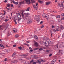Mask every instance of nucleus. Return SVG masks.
<instances>
[{"label":"nucleus","mask_w":64,"mask_h":64,"mask_svg":"<svg viewBox=\"0 0 64 64\" xmlns=\"http://www.w3.org/2000/svg\"><path fill=\"white\" fill-rule=\"evenodd\" d=\"M48 44H53V42H51L50 40L48 41Z\"/></svg>","instance_id":"15"},{"label":"nucleus","mask_w":64,"mask_h":64,"mask_svg":"<svg viewBox=\"0 0 64 64\" xmlns=\"http://www.w3.org/2000/svg\"><path fill=\"white\" fill-rule=\"evenodd\" d=\"M46 40H49V38H46Z\"/></svg>","instance_id":"45"},{"label":"nucleus","mask_w":64,"mask_h":64,"mask_svg":"<svg viewBox=\"0 0 64 64\" xmlns=\"http://www.w3.org/2000/svg\"><path fill=\"white\" fill-rule=\"evenodd\" d=\"M57 0H56L55 1V2L56 3V2H57Z\"/></svg>","instance_id":"63"},{"label":"nucleus","mask_w":64,"mask_h":64,"mask_svg":"<svg viewBox=\"0 0 64 64\" xmlns=\"http://www.w3.org/2000/svg\"><path fill=\"white\" fill-rule=\"evenodd\" d=\"M39 49V48H35L34 49V50H38Z\"/></svg>","instance_id":"31"},{"label":"nucleus","mask_w":64,"mask_h":64,"mask_svg":"<svg viewBox=\"0 0 64 64\" xmlns=\"http://www.w3.org/2000/svg\"><path fill=\"white\" fill-rule=\"evenodd\" d=\"M24 12V10H22V12L20 13V15H22V17L23 18L24 17V15H23V12Z\"/></svg>","instance_id":"8"},{"label":"nucleus","mask_w":64,"mask_h":64,"mask_svg":"<svg viewBox=\"0 0 64 64\" xmlns=\"http://www.w3.org/2000/svg\"><path fill=\"white\" fill-rule=\"evenodd\" d=\"M2 26H0V30H2Z\"/></svg>","instance_id":"36"},{"label":"nucleus","mask_w":64,"mask_h":64,"mask_svg":"<svg viewBox=\"0 0 64 64\" xmlns=\"http://www.w3.org/2000/svg\"><path fill=\"white\" fill-rule=\"evenodd\" d=\"M54 48H55V49H56V48H58V44H57L55 46Z\"/></svg>","instance_id":"19"},{"label":"nucleus","mask_w":64,"mask_h":64,"mask_svg":"<svg viewBox=\"0 0 64 64\" xmlns=\"http://www.w3.org/2000/svg\"><path fill=\"white\" fill-rule=\"evenodd\" d=\"M38 18H40V16H39V15H38Z\"/></svg>","instance_id":"57"},{"label":"nucleus","mask_w":64,"mask_h":64,"mask_svg":"<svg viewBox=\"0 0 64 64\" xmlns=\"http://www.w3.org/2000/svg\"><path fill=\"white\" fill-rule=\"evenodd\" d=\"M27 22V24H31L32 23V20L31 19H28Z\"/></svg>","instance_id":"1"},{"label":"nucleus","mask_w":64,"mask_h":64,"mask_svg":"<svg viewBox=\"0 0 64 64\" xmlns=\"http://www.w3.org/2000/svg\"><path fill=\"white\" fill-rule=\"evenodd\" d=\"M7 60V58H5L4 59V61H6Z\"/></svg>","instance_id":"40"},{"label":"nucleus","mask_w":64,"mask_h":64,"mask_svg":"<svg viewBox=\"0 0 64 64\" xmlns=\"http://www.w3.org/2000/svg\"><path fill=\"white\" fill-rule=\"evenodd\" d=\"M14 22H16V20H15V19L14 20Z\"/></svg>","instance_id":"62"},{"label":"nucleus","mask_w":64,"mask_h":64,"mask_svg":"<svg viewBox=\"0 0 64 64\" xmlns=\"http://www.w3.org/2000/svg\"><path fill=\"white\" fill-rule=\"evenodd\" d=\"M52 54H50L49 55V56L50 57H51V56H52Z\"/></svg>","instance_id":"38"},{"label":"nucleus","mask_w":64,"mask_h":64,"mask_svg":"<svg viewBox=\"0 0 64 64\" xmlns=\"http://www.w3.org/2000/svg\"><path fill=\"white\" fill-rule=\"evenodd\" d=\"M33 60H32L30 61V63H32V62H33Z\"/></svg>","instance_id":"54"},{"label":"nucleus","mask_w":64,"mask_h":64,"mask_svg":"<svg viewBox=\"0 0 64 64\" xmlns=\"http://www.w3.org/2000/svg\"><path fill=\"white\" fill-rule=\"evenodd\" d=\"M18 18H19L18 16H15L14 18V19H15V20H17Z\"/></svg>","instance_id":"10"},{"label":"nucleus","mask_w":64,"mask_h":64,"mask_svg":"<svg viewBox=\"0 0 64 64\" xmlns=\"http://www.w3.org/2000/svg\"><path fill=\"white\" fill-rule=\"evenodd\" d=\"M7 7H9L10 6V4H7Z\"/></svg>","instance_id":"25"},{"label":"nucleus","mask_w":64,"mask_h":64,"mask_svg":"<svg viewBox=\"0 0 64 64\" xmlns=\"http://www.w3.org/2000/svg\"><path fill=\"white\" fill-rule=\"evenodd\" d=\"M30 10V8L28 7L27 9L26 10V11H29Z\"/></svg>","instance_id":"22"},{"label":"nucleus","mask_w":64,"mask_h":64,"mask_svg":"<svg viewBox=\"0 0 64 64\" xmlns=\"http://www.w3.org/2000/svg\"><path fill=\"white\" fill-rule=\"evenodd\" d=\"M40 61L39 60H38L36 61L38 63H39L40 62H44L45 61V60H43L41 59H40Z\"/></svg>","instance_id":"4"},{"label":"nucleus","mask_w":64,"mask_h":64,"mask_svg":"<svg viewBox=\"0 0 64 64\" xmlns=\"http://www.w3.org/2000/svg\"><path fill=\"white\" fill-rule=\"evenodd\" d=\"M56 18H60V16H56Z\"/></svg>","instance_id":"21"},{"label":"nucleus","mask_w":64,"mask_h":64,"mask_svg":"<svg viewBox=\"0 0 64 64\" xmlns=\"http://www.w3.org/2000/svg\"><path fill=\"white\" fill-rule=\"evenodd\" d=\"M33 7H34V9H35L36 8V6L35 5H34L33 6Z\"/></svg>","instance_id":"39"},{"label":"nucleus","mask_w":64,"mask_h":64,"mask_svg":"<svg viewBox=\"0 0 64 64\" xmlns=\"http://www.w3.org/2000/svg\"><path fill=\"white\" fill-rule=\"evenodd\" d=\"M36 63L35 62H33L32 64H36Z\"/></svg>","instance_id":"42"},{"label":"nucleus","mask_w":64,"mask_h":64,"mask_svg":"<svg viewBox=\"0 0 64 64\" xmlns=\"http://www.w3.org/2000/svg\"><path fill=\"white\" fill-rule=\"evenodd\" d=\"M10 35V33L9 32H8V36H9V35Z\"/></svg>","instance_id":"53"},{"label":"nucleus","mask_w":64,"mask_h":64,"mask_svg":"<svg viewBox=\"0 0 64 64\" xmlns=\"http://www.w3.org/2000/svg\"><path fill=\"white\" fill-rule=\"evenodd\" d=\"M38 2H39V3H40V4L43 3V2L41 0H38Z\"/></svg>","instance_id":"18"},{"label":"nucleus","mask_w":64,"mask_h":64,"mask_svg":"<svg viewBox=\"0 0 64 64\" xmlns=\"http://www.w3.org/2000/svg\"><path fill=\"white\" fill-rule=\"evenodd\" d=\"M25 45H27L28 46H29V45L28 44H25Z\"/></svg>","instance_id":"48"},{"label":"nucleus","mask_w":64,"mask_h":64,"mask_svg":"<svg viewBox=\"0 0 64 64\" xmlns=\"http://www.w3.org/2000/svg\"><path fill=\"white\" fill-rule=\"evenodd\" d=\"M62 47H64V45H63L62 46Z\"/></svg>","instance_id":"64"},{"label":"nucleus","mask_w":64,"mask_h":64,"mask_svg":"<svg viewBox=\"0 0 64 64\" xmlns=\"http://www.w3.org/2000/svg\"><path fill=\"white\" fill-rule=\"evenodd\" d=\"M64 13L62 14H61L62 16H64Z\"/></svg>","instance_id":"41"},{"label":"nucleus","mask_w":64,"mask_h":64,"mask_svg":"<svg viewBox=\"0 0 64 64\" xmlns=\"http://www.w3.org/2000/svg\"><path fill=\"white\" fill-rule=\"evenodd\" d=\"M34 38L36 40H38V37L36 35L34 36Z\"/></svg>","instance_id":"14"},{"label":"nucleus","mask_w":64,"mask_h":64,"mask_svg":"<svg viewBox=\"0 0 64 64\" xmlns=\"http://www.w3.org/2000/svg\"><path fill=\"white\" fill-rule=\"evenodd\" d=\"M52 28H54V26H52Z\"/></svg>","instance_id":"60"},{"label":"nucleus","mask_w":64,"mask_h":64,"mask_svg":"<svg viewBox=\"0 0 64 64\" xmlns=\"http://www.w3.org/2000/svg\"><path fill=\"white\" fill-rule=\"evenodd\" d=\"M32 2V3H35V1L34 0H30Z\"/></svg>","instance_id":"32"},{"label":"nucleus","mask_w":64,"mask_h":64,"mask_svg":"<svg viewBox=\"0 0 64 64\" xmlns=\"http://www.w3.org/2000/svg\"><path fill=\"white\" fill-rule=\"evenodd\" d=\"M50 50H46V52H47L48 53H49L50 52Z\"/></svg>","instance_id":"27"},{"label":"nucleus","mask_w":64,"mask_h":64,"mask_svg":"<svg viewBox=\"0 0 64 64\" xmlns=\"http://www.w3.org/2000/svg\"><path fill=\"white\" fill-rule=\"evenodd\" d=\"M31 58H34V56H33V55H32V56H31Z\"/></svg>","instance_id":"35"},{"label":"nucleus","mask_w":64,"mask_h":64,"mask_svg":"<svg viewBox=\"0 0 64 64\" xmlns=\"http://www.w3.org/2000/svg\"><path fill=\"white\" fill-rule=\"evenodd\" d=\"M29 49H30V50H32V48L31 47H30L29 48Z\"/></svg>","instance_id":"55"},{"label":"nucleus","mask_w":64,"mask_h":64,"mask_svg":"<svg viewBox=\"0 0 64 64\" xmlns=\"http://www.w3.org/2000/svg\"><path fill=\"white\" fill-rule=\"evenodd\" d=\"M44 25H42L41 26V27L42 28H43V27H44Z\"/></svg>","instance_id":"44"},{"label":"nucleus","mask_w":64,"mask_h":64,"mask_svg":"<svg viewBox=\"0 0 64 64\" xmlns=\"http://www.w3.org/2000/svg\"><path fill=\"white\" fill-rule=\"evenodd\" d=\"M30 14H28V13H26L25 14L26 15V18L27 20H28L29 18V17L28 16L30 15Z\"/></svg>","instance_id":"3"},{"label":"nucleus","mask_w":64,"mask_h":64,"mask_svg":"<svg viewBox=\"0 0 64 64\" xmlns=\"http://www.w3.org/2000/svg\"><path fill=\"white\" fill-rule=\"evenodd\" d=\"M34 45L36 47H38V44L36 42H35Z\"/></svg>","instance_id":"9"},{"label":"nucleus","mask_w":64,"mask_h":64,"mask_svg":"<svg viewBox=\"0 0 64 64\" xmlns=\"http://www.w3.org/2000/svg\"><path fill=\"white\" fill-rule=\"evenodd\" d=\"M12 2L13 3H14V4H16V2H15V1H14V0H13L12 1Z\"/></svg>","instance_id":"37"},{"label":"nucleus","mask_w":64,"mask_h":64,"mask_svg":"<svg viewBox=\"0 0 64 64\" xmlns=\"http://www.w3.org/2000/svg\"><path fill=\"white\" fill-rule=\"evenodd\" d=\"M64 18H61V20H64Z\"/></svg>","instance_id":"56"},{"label":"nucleus","mask_w":64,"mask_h":64,"mask_svg":"<svg viewBox=\"0 0 64 64\" xmlns=\"http://www.w3.org/2000/svg\"><path fill=\"white\" fill-rule=\"evenodd\" d=\"M56 58H55L53 60H52L51 62V64H54V63L55 62H56Z\"/></svg>","instance_id":"6"},{"label":"nucleus","mask_w":64,"mask_h":64,"mask_svg":"<svg viewBox=\"0 0 64 64\" xmlns=\"http://www.w3.org/2000/svg\"><path fill=\"white\" fill-rule=\"evenodd\" d=\"M6 30V28H4V31H5V30Z\"/></svg>","instance_id":"61"},{"label":"nucleus","mask_w":64,"mask_h":64,"mask_svg":"<svg viewBox=\"0 0 64 64\" xmlns=\"http://www.w3.org/2000/svg\"><path fill=\"white\" fill-rule=\"evenodd\" d=\"M18 49H20V50H21L22 49V47H18Z\"/></svg>","instance_id":"28"},{"label":"nucleus","mask_w":64,"mask_h":64,"mask_svg":"<svg viewBox=\"0 0 64 64\" xmlns=\"http://www.w3.org/2000/svg\"><path fill=\"white\" fill-rule=\"evenodd\" d=\"M22 19V18H20L18 19V21H21V20Z\"/></svg>","instance_id":"26"},{"label":"nucleus","mask_w":64,"mask_h":64,"mask_svg":"<svg viewBox=\"0 0 64 64\" xmlns=\"http://www.w3.org/2000/svg\"><path fill=\"white\" fill-rule=\"evenodd\" d=\"M0 47H1V49L4 48V46H3V45L1 44H0Z\"/></svg>","instance_id":"16"},{"label":"nucleus","mask_w":64,"mask_h":64,"mask_svg":"<svg viewBox=\"0 0 64 64\" xmlns=\"http://www.w3.org/2000/svg\"><path fill=\"white\" fill-rule=\"evenodd\" d=\"M4 13L3 14V15H5V13H6V12H5L4 11Z\"/></svg>","instance_id":"46"},{"label":"nucleus","mask_w":64,"mask_h":64,"mask_svg":"<svg viewBox=\"0 0 64 64\" xmlns=\"http://www.w3.org/2000/svg\"><path fill=\"white\" fill-rule=\"evenodd\" d=\"M39 50H40V51H42V50H43V48H40L39 49Z\"/></svg>","instance_id":"34"},{"label":"nucleus","mask_w":64,"mask_h":64,"mask_svg":"<svg viewBox=\"0 0 64 64\" xmlns=\"http://www.w3.org/2000/svg\"><path fill=\"white\" fill-rule=\"evenodd\" d=\"M5 21L6 22H7V21H8V20H7V19H5Z\"/></svg>","instance_id":"49"},{"label":"nucleus","mask_w":64,"mask_h":64,"mask_svg":"<svg viewBox=\"0 0 64 64\" xmlns=\"http://www.w3.org/2000/svg\"><path fill=\"white\" fill-rule=\"evenodd\" d=\"M19 36V35L18 34H16L15 36V37H16V38H18V37Z\"/></svg>","instance_id":"24"},{"label":"nucleus","mask_w":64,"mask_h":64,"mask_svg":"<svg viewBox=\"0 0 64 64\" xmlns=\"http://www.w3.org/2000/svg\"><path fill=\"white\" fill-rule=\"evenodd\" d=\"M60 7H64V5H63V3H62L60 4Z\"/></svg>","instance_id":"12"},{"label":"nucleus","mask_w":64,"mask_h":64,"mask_svg":"<svg viewBox=\"0 0 64 64\" xmlns=\"http://www.w3.org/2000/svg\"><path fill=\"white\" fill-rule=\"evenodd\" d=\"M16 15H17V16H19L20 15V13H18L16 14Z\"/></svg>","instance_id":"29"},{"label":"nucleus","mask_w":64,"mask_h":64,"mask_svg":"<svg viewBox=\"0 0 64 64\" xmlns=\"http://www.w3.org/2000/svg\"><path fill=\"white\" fill-rule=\"evenodd\" d=\"M8 51H9V50H4V52H7Z\"/></svg>","instance_id":"30"},{"label":"nucleus","mask_w":64,"mask_h":64,"mask_svg":"<svg viewBox=\"0 0 64 64\" xmlns=\"http://www.w3.org/2000/svg\"><path fill=\"white\" fill-rule=\"evenodd\" d=\"M16 54V53L15 52H14L13 54H12L13 57H14L15 56V55Z\"/></svg>","instance_id":"20"},{"label":"nucleus","mask_w":64,"mask_h":64,"mask_svg":"<svg viewBox=\"0 0 64 64\" xmlns=\"http://www.w3.org/2000/svg\"><path fill=\"white\" fill-rule=\"evenodd\" d=\"M12 31H13V32H14V33H16V32H17V30L15 28H13L12 29Z\"/></svg>","instance_id":"7"},{"label":"nucleus","mask_w":64,"mask_h":64,"mask_svg":"<svg viewBox=\"0 0 64 64\" xmlns=\"http://www.w3.org/2000/svg\"><path fill=\"white\" fill-rule=\"evenodd\" d=\"M7 0H5L4 1V2L5 3H6L7 2Z\"/></svg>","instance_id":"52"},{"label":"nucleus","mask_w":64,"mask_h":64,"mask_svg":"<svg viewBox=\"0 0 64 64\" xmlns=\"http://www.w3.org/2000/svg\"><path fill=\"white\" fill-rule=\"evenodd\" d=\"M63 42H62L61 44H60V45H62V46L63 45Z\"/></svg>","instance_id":"51"},{"label":"nucleus","mask_w":64,"mask_h":64,"mask_svg":"<svg viewBox=\"0 0 64 64\" xmlns=\"http://www.w3.org/2000/svg\"><path fill=\"white\" fill-rule=\"evenodd\" d=\"M42 16L44 18H46V19H48L49 18V16L47 14L46 16L45 15V14H42Z\"/></svg>","instance_id":"2"},{"label":"nucleus","mask_w":64,"mask_h":64,"mask_svg":"<svg viewBox=\"0 0 64 64\" xmlns=\"http://www.w3.org/2000/svg\"><path fill=\"white\" fill-rule=\"evenodd\" d=\"M60 28L62 30H63V29H64V27L63 26H61V25H60Z\"/></svg>","instance_id":"17"},{"label":"nucleus","mask_w":64,"mask_h":64,"mask_svg":"<svg viewBox=\"0 0 64 64\" xmlns=\"http://www.w3.org/2000/svg\"><path fill=\"white\" fill-rule=\"evenodd\" d=\"M28 55L26 54L24 55V56L25 57H26V56H27Z\"/></svg>","instance_id":"43"},{"label":"nucleus","mask_w":64,"mask_h":64,"mask_svg":"<svg viewBox=\"0 0 64 64\" xmlns=\"http://www.w3.org/2000/svg\"><path fill=\"white\" fill-rule=\"evenodd\" d=\"M13 47H16V45L14 44V45H13Z\"/></svg>","instance_id":"47"},{"label":"nucleus","mask_w":64,"mask_h":64,"mask_svg":"<svg viewBox=\"0 0 64 64\" xmlns=\"http://www.w3.org/2000/svg\"><path fill=\"white\" fill-rule=\"evenodd\" d=\"M24 62V63L25 64V63H28V61H26V62L25 61H24L22 62Z\"/></svg>","instance_id":"23"},{"label":"nucleus","mask_w":64,"mask_h":64,"mask_svg":"<svg viewBox=\"0 0 64 64\" xmlns=\"http://www.w3.org/2000/svg\"><path fill=\"white\" fill-rule=\"evenodd\" d=\"M16 5H18V2H16Z\"/></svg>","instance_id":"58"},{"label":"nucleus","mask_w":64,"mask_h":64,"mask_svg":"<svg viewBox=\"0 0 64 64\" xmlns=\"http://www.w3.org/2000/svg\"><path fill=\"white\" fill-rule=\"evenodd\" d=\"M36 21H38V22H39V19L37 18H36Z\"/></svg>","instance_id":"33"},{"label":"nucleus","mask_w":64,"mask_h":64,"mask_svg":"<svg viewBox=\"0 0 64 64\" xmlns=\"http://www.w3.org/2000/svg\"><path fill=\"white\" fill-rule=\"evenodd\" d=\"M24 4V1L20 2V5H22V4Z\"/></svg>","instance_id":"11"},{"label":"nucleus","mask_w":64,"mask_h":64,"mask_svg":"<svg viewBox=\"0 0 64 64\" xmlns=\"http://www.w3.org/2000/svg\"><path fill=\"white\" fill-rule=\"evenodd\" d=\"M25 2L27 4H30L31 3L30 0H26Z\"/></svg>","instance_id":"5"},{"label":"nucleus","mask_w":64,"mask_h":64,"mask_svg":"<svg viewBox=\"0 0 64 64\" xmlns=\"http://www.w3.org/2000/svg\"><path fill=\"white\" fill-rule=\"evenodd\" d=\"M43 23V22L41 21V22H40V24H42V23Z\"/></svg>","instance_id":"50"},{"label":"nucleus","mask_w":64,"mask_h":64,"mask_svg":"<svg viewBox=\"0 0 64 64\" xmlns=\"http://www.w3.org/2000/svg\"><path fill=\"white\" fill-rule=\"evenodd\" d=\"M50 3V2H47L46 3V5H49Z\"/></svg>","instance_id":"13"},{"label":"nucleus","mask_w":64,"mask_h":64,"mask_svg":"<svg viewBox=\"0 0 64 64\" xmlns=\"http://www.w3.org/2000/svg\"><path fill=\"white\" fill-rule=\"evenodd\" d=\"M38 2H37L36 3V6H38Z\"/></svg>","instance_id":"59"}]
</instances>
